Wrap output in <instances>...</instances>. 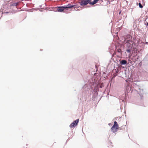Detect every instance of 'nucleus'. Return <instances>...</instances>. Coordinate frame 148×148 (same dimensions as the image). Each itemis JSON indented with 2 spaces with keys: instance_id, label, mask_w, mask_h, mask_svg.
Wrapping results in <instances>:
<instances>
[{
  "instance_id": "nucleus-16",
  "label": "nucleus",
  "mask_w": 148,
  "mask_h": 148,
  "mask_svg": "<svg viewBox=\"0 0 148 148\" xmlns=\"http://www.w3.org/2000/svg\"><path fill=\"white\" fill-rule=\"evenodd\" d=\"M100 87H101H101H101V86H100Z\"/></svg>"
},
{
  "instance_id": "nucleus-7",
  "label": "nucleus",
  "mask_w": 148,
  "mask_h": 148,
  "mask_svg": "<svg viewBox=\"0 0 148 148\" xmlns=\"http://www.w3.org/2000/svg\"><path fill=\"white\" fill-rule=\"evenodd\" d=\"M121 64H125L127 63L126 60H122L121 62Z\"/></svg>"
},
{
  "instance_id": "nucleus-9",
  "label": "nucleus",
  "mask_w": 148,
  "mask_h": 148,
  "mask_svg": "<svg viewBox=\"0 0 148 148\" xmlns=\"http://www.w3.org/2000/svg\"><path fill=\"white\" fill-rule=\"evenodd\" d=\"M6 24L7 25H10L11 24V21H7L6 22Z\"/></svg>"
},
{
  "instance_id": "nucleus-4",
  "label": "nucleus",
  "mask_w": 148,
  "mask_h": 148,
  "mask_svg": "<svg viewBox=\"0 0 148 148\" xmlns=\"http://www.w3.org/2000/svg\"><path fill=\"white\" fill-rule=\"evenodd\" d=\"M79 119H77L75 121H74L70 125V127L71 128H73L76 126L78 123Z\"/></svg>"
},
{
  "instance_id": "nucleus-11",
  "label": "nucleus",
  "mask_w": 148,
  "mask_h": 148,
  "mask_svg": "<svg viewBox=\"0 0 148 148\" xmlns=\"http://www.w3.org/2000/svg\"><path fill=\"white\" fill-rule=\"evenodd\" d=\"M139 6L140 8H143V6L140 3H139Z\"/></svg>"
},
{
  "instance_id": "nucleus-1",
  "label": "nucleus",
  "mask_w": 148,
  "mask_h": 148,
  "mask_svg": "<svg viewBox=\"0 0 148 148\" xmlns=\"http://www.w3.org/2000/svg\"><path fill=\"white\" fill-rule=\"evenodd\" d=\"M132 37L130 35H127L125 39V42H126V47L128 48H132L131 43L132 42Z\"/></svg>"
},
{
  "instance_id": "nucleus-2",
  "label": "nucleus",
  "mask_w": 148,
  "mask_h": 148,
  "mask_svg": "<svg viewBox=\"0 0 148 148\" xmlns=\"http://www.w3.org/2000/svg\"><path fill=\"white\" fill-rule=\"evenodd\" d=\"M91 0H82L80 2L81 5H86L88 3L90 4L94 5L97 3L99 0H94L93 1H91Z\"/></svg>"
},
{
  "instance_id": "nucleus-15",
  "label": "nucleus",
  "mask_w": 148,
  "mask_h": 148,
  "mask_svg": "<svg viewBox=\"0 0 148 148\" xmlns=\"http://www.w3.org/2000/svg\"><path fill=\"white\" fill-rule=\"evenodd\" d=\"M127 0H125V1H126V2H127Z\"/></svg>"
},
{
  "instance_id": "nucleus-6",
  "label": "nucleus",
  "mask_w": 148,
  "mask_h": 148,
  "mask_svg": "<svg viewBox=\"0 0 148 148\" xmlns=\"http://www.w3.org/2000/svg\"><path fill=\"white\" fill-rule=\"evenodd\" d=\"M75 6L74 5H71L70 4H68L66 6H65L66 8V10H68V8H71L74 7Z\"/></svg>"
},
{
  "instance_id": "nucleus-13",
  "label": "nucleus",
  "mask_w": 148,
  "mask_h": 148,
  "mask_svg": "<svg viewBox=\"0 0 148 148\" xmlns=\"http://www.w3.org/2000/svg\"><path fill=\"white\" fill-rule=\"evenodd\" d=\"M147 26H148V23H147Z\"/></svg>"
},
{
  "instance_id": "nucleus-8",
  "label": "nucleus",
  "mask_w": 148,
  "mask_h": 148,
  "mask_svg": "<svg viewBox=\"0 0 148 148\" xmlns=\"http://www.w3.org/2000/svg\"><path fill=\"white\" fill-rule=\"evenodd\" d=\"M128 49L126 50V51L128 53H130L132 48H128Z\"/></svg>"
},
{
  "instance_id": "nucleus-12",
  "label": "nucleus",
  "mask_w": 148,
  "mask_h": 148,
  "mask_svg": "<svg viewBox=\"0 0 148 148\" xmlns=\"http://www.w3.org/2000/svg\"><path fill=\"white\" fill-rule=\"evenodd\" d=\"M14 4H15V5H16V3H14Z\"/></svg>"
},
{
  "instance_id": "nucleus-3",
  "label": "nucleus",
  "mask_w": 148,
  "mask_h": 148,
  "mask_svg": "<svg viewBox=\"0 0 148 148\" xmlns=\"http://www.w3.org/2000/svg\"><path fill=\"white\" fill-rule=\"evenodd\" d=\"M118 126L117 122L116 121H115L113 125L111 128L112 132L114 133L116 132L117 131Z\"/></svg>"
},
{
  "instance_id": "nucleus-14",
  "label": "nucleus",
  "mask_w": 148,
  "mask_h": 148,
  "mask_svg": "<svg viewBox=\"0 0 148 148\" xmlns=\"http://www.w3.org/2000/svg\"><path fill=\"white\" fill-rule=\"evenodd\" d=\"M75 8H76V7H74V9H75Z\"/></svg>"
},
{
  "instance_id": "nucleus-5",
  "label": "nucleus",
  "mask_w": 148,
  "mask_h": 148,
  "mask_svg": "<svg viewBox=\"0 0 148 148\" xmlns=\"http://www.w3.org/2000/svg\"><path fill=\"white\" fill-rule=\"evenodd\" d=\"M64 10H66L65 6H61L58 7L57 8V10L59 12H62L64 11Z\"/></svg>"
},
{
  "instance_id": "nucleus-17",
  "label": "nucleus",
  "mask_w": 148,
  "mask_h": 148,
  "mask_svg": "<svg viewBox=\"0 0 148 148\" xmlns=\"http://www.w3.org/2000/svg\"><path fill=\"white\" fill-rule=\"evenodd\" d=\"M101 86H102V84H101Z\"/></svg>"
},
{
  "instance_id": "nucleus-10",
  "label": "nucleus",
  "mask_w": 148,
  "mask_h": 148,
  "mask_svg": "<svg viewBox=\"0 0 148 148\" xmlns=\"http://www.w3.org/2000/svg\"><path fill=\"white\" fill-rule=\"evenodd\" d=\"M117 51L119 53H121V49H119L117 50Z\"/></svg>"
}]
</instances>
